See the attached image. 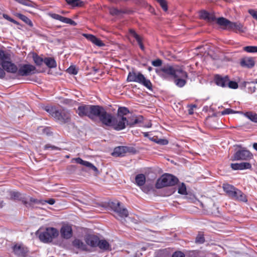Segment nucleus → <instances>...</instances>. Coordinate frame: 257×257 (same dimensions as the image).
<instances>
[{
  "label": "nucleus",
  "instance_id": "c756f323",
  "mask_svg": "<svg viewBox=\"0 0 257 257\" xmlns=\"http://www.w3.org/2000/svg\"><path fill=\"white\" fill-rule=\"evenodd\" d=\"M44 63L49 68H54L57 67L56 61L52 57H45Z\"/></svg>",
  "mask_w": 257,
  "mask_h": 257
},
{
  "label": "nucleus",
  "instance_id": "6e6d98bb",
  "mask_svg": "<svg viewBox=\"0 0 257 257\" xmlns=\"http://www.w3.org/2000/svg\"><path fill=\"white\" fill-rule=\"evenodd\" d=\"M248 12L254 19L257 20V11L250 9L248 10Z\"/></svg>",
  "mask_w": 257,
  "mask_h": 257
},
{
  "label": "nucleus",
  "instance_id": "7ed1b4c3",
  "mask_svg": "<svg viewBox=\"0 0 257 257\" xmlns=\"http://www.w3.org/2000/svg\"><path fill=\"white\" fill-rule=\"evenodd\" d=\"M98 106V105L82 104L78 106L76 112L81 117L87 116L90 119L94 120Z\"/></svg>",
  "mask_w": 257,
  "mask_h": 257
},
{
  "label": "nucleus",
  "instance_id": "0e129e2a",
  "mask_svg": "<svg viewBox=\"0 0 257 257\" xmlns=\"http://www.w3.org/2000/svg\"><path fill=\"white\" fill-rule=\"evenodd\" d=\"M250 92L251 93H253L254 92H255V89H256V88L255 86H253L252 87H250Z\"/></svg>",
  "mask_w": 257,
  "mask_h": 257
},
{
  "label": "nucleus",
  "instance_id": "bf43d9fd",
  "mask_svg": "<svg viewBox=\"0 0 257 257\" xmlns=\"http://www.w3.org/2000/svg\"><path fill=\"white\" fill-rule=\"evenodd\" d=\"M216 20V18L214 14L209 13V16H208V18L206 20L209 22H213Z\"/></svg>",
  "mask_w": 257,
  "mask_h": 257
},
{
  "label": "nucleus",
  "instance_id": "603ef678",
  "mask_svg": "<svg viewBox=\"0 0 257 257\" xmlns=\"http://www.w3.org/2000/svg\"><path fill=\"white\" fill-rule=\"evenodd\" d=\"M209 16V13L207 12L206 11H201L200 13V16L201 18L206 20L208 16Z\"/></svg>",
  "mask_w": 257,
  "mask_h": 257
},
{
  "label": "nucleus",
  "instance_id": "f704fd0d",
  "mask_svg": "<svg viewBox=\"0 0 257 257\" xmlns=\"http://www.w3.org/2000/svg\"><path fill=\"white\" fill-rule=\"evenodd\" d=\"M188 78H177L174 79V83L178 87H183L186 84V79Z\"/></svg>",
  "mask_w": 257,
  "mask_h": 257
},
{
  "label": "nucleus",
  "instance_id": "f8f14e48",
  "mask_svg": "<svg viewBox=\"0 0 257 257\" xmlns=\"http://www.w3.org/2000/svg\"><path fill=\"white\" fill-rule=\"evenodd\" d=\"M132 149L126 146H118L114 149L111 155L114 157L124 156L126 153L131 152Z\"/></svg>",
  "mask_w": 257,
  "mask_h": 257
},
{
  "label": "nucleus",
  "instance_id": "412c9836",
  "mask_svg": "<svg viewBox=\"0 0 257 257\" xmlns=\"http://www.w3.org/2000/svg\"><path fill=\"white\" fill-rule=\"evenodd\" d=\"M99 237L95 235H88L85 238L86 244L91 247H97Z\"/></svg>",
  "mask_w": 257,
  "mask_h": 257
},
{
  "label": "nucleus",
  "instance_id": "49530a36",
  "mask_svg": "<svg viewBox=\"0 0 257 257\" xmlns=\"http://www.w3.org/2000/svg\"><path fill=\"white\" fill-rule=\"evenodd\" d=\"M227 87L231 89H236L238 88V85L236 82L229 80L228 82H227Z\"/></svg>",
  "mask_w": 257,
  "mask_h": 257
},
{
  "label": "nucleus",
  "instance_id": "a19ab883",
  "mask_svg": "<svg viewBox=\"0 0 257 257\" xmlns=\"http://www.w3.org/2000/svg\"><path fill=\"white\" fill-rule=\"evenodd\" d=\"M152 141L157 143L158 144L162 145H166L168 144V140L166 139H162L158 138H152L150 139Z\"/></svg>",
  "mask_w": 257,
  "mask_h": 257
},
{
  "label": "nucleus",
  "instance_id": "f3484780",
  "mask_svg": "<svg viewBox=\"0 0 257 257\" xmlns=\"http://www.w3.org/2000/svg\"><path fill=\"white\" fill-rule=\"evenodd\" d=\"M60 234L62 238L69 239L72 236V229L70 225H64L60 229Z\"/></svg>",
  "mask_w": 257,
  "mask_h": 257
},
{
  "label": "nucleus",
  "instance_id": "423d86ee",
  "mask_svg": "<svg viewBox=\"0 0 257 257\" xmlns=\"http://www.w3.org/2000/svg\"><path fill=\"white\" fill-rule=\"evenodd\" d=\"M97 111L98 112L95 114V119L98 118L103 125L111 126L114 116L107 112L104 107L100 105H99Z\"/></svg>",
  "mask_w": 257,
  "mask_h": 257
},
{
  "label": "nucleus",
  "instance_id": "0eeeda50",
  "mask_svg": "<svg viewBox=\"0 0 257 257\" xmlns=\"http://www.w3.org/2000/svg\"><path fill=\"white\" fill-rule=\"evenodd\" d=\"M109 206L120 217L124 218L128 216L127 210L123 207H121L120 202L117 201H112L109 203Z\"/></svg>",
  "mask_w": 257,
  "mask_h": 257
},
{
  "label": "nucleus",
  "instance_id": "09e8293b",
  "mask_svg": "<svg viewBox=\"0 0 257 257\" xmlns=\"http://www.w3.org/2000/svg\"><path fill=\"white\" fill-rule=\"evenodd\" d=\"M238 113V111H236L230 108H226L221 112L222 115H226L229 114H234Z\"/></svg>",
  "mask_w": 257,
  "mask_h": 257
},
{
  "label": "nucleus",
  "instance_id": "7c9ffc66",
  "mask_svg": "<svg viewBox=\"0 0 257 257\" xmlns=\"http://www.w3.org/2000/svg\"><path fill=\"white\" fill-rule=\"evenodd\" d=\"M135 181L138 186H143L146 182V177L143 174H140L136 175Z\"/></svg>",
  "mask_w": 257,
  "mask_h": 257
},
{
  "label": "nucleus",
  "instance_id": "20e7f679",
  "mask_svg": "<svg viewBox=\"0 0 257 257\" xmlns=\"http://www.w3.org/2000/svg\"><path fill=\"white\" fill-rule=\"evenodd\" d=\"M128 82H135L143 85L149 90H152V84L151 81L145 78L141 72H130L127 77Z\"/></svg>",
  "mask_w": 257,
  "mask_h": 257
},
{
  "label": "nucleus",
  "instance_id": "58836bf2",
  "mask_svg": "<svg viewBox=\"0 0 257 257\" xmlns=\"http://www.w3.org/2000/svg\"><path fill=\"white\" fill-rule=\"evenodd\" d=\"M130 113V110L127 107H119L117 110V116H121L125 115Z\"/></svg>",
  "mask_w": 257,
  "mask_h": 257
},
{
  "label": "nucleus",
  "instance_id": "5fc2aeb1",
  "mask_svg": "<svg viewBox=\"0 0 257 257\" xmlns=\"http://www.w3.org/2000/svg\"><path fill=\"white\" fill-rule=\"evenodd\" d=\"M44 149L45 150H48V149H51V150H59V149L55 146H52V145H51L50 144H47V145H46L45 146H44Z\"/></svg>",
  "mask_w": 257,
  "mask_h": 257
},
{
  "label": "nucleus",
  "instance_id": "bb28decb",
  "mask_svg": "<svg viewBox=\"0 0 257 257\" xmlns=\"http://www.w3.org/2000/svg\"><path fill=\"white\" fill-rule=\"evenodd\" d=\"M73 245L77 248L80 249L83 251L87 250V245L81 240L79 239H75L72 242Z\"/></svg>",
  "mask_w": 257,
  "mask_h": 257
},
{
  "label": "nucleus",
  "instance_id": "2eb2a0df",
  "mask_svg": "<svg viewBox=\"0 0 257 257\" xmlns=\"http://www.w3.org/2000/svg\"><path fill=\"white\" fill-rule=\"evenodd\" d=\"M10 195L12 199L21 201L25 205H28V198L25 194L19 192L13 191L11 192Z\"/></svg>",
  "mask_w": 257,
  "mask_h": 257
},
{
  "label": "nucleus",
  "instance_id": "72a5a7b5",
  "mask_svg": "<svg viewBox=\"0 0 257 257\" xmlns=\"http://www.w3.org/2000/svg\"><path fill=\"white\" fill-rule=\"evenodd\" d=\"M17 17L26 24L28 25L30 27H33V24L32 21L25 15L19 13L17 14Z\"/></svg>",
  "mask_w": 257,
  "mask_h": 257
},
{
  "label": "nucleus",
  "instance_id": "5701e85b",
  "mask_svg": "<svg viewBox=\"0 0 257 257\" xmlns=\"http://www.w3.org/2000/svg\"><path fill=\"white\" fill-rule=\"evenodd\" d=\"M143 117L141 115L139 116H133L127 119V125L130 126H133L137 124L142 122Z\"/></svg>",
  "mask_w": 257,
  "mask_h": 257
},
{
  "label": "nucleus",
  "instance_id": "4c0bfd02",
  "mask_svg": "<svg viewBox=\"0 0 257 257\" xmlns=\"http://www.w3.org/2000/svg\"><path fill=\"white\" fill-rule=\"evenodd\" d=\"M244 115L251 121L257 123V114L252 112H247L244 113Z\"/></svg>",
  "mask_w": 257,
  "mask_h": 257
},
{
  "label": "nucleus",
  "instance_id": "c03bdc74",
  "mask_svg": "<svg viewBox=\"0 0 257 257\" xmlns=\"http://www.w3.org/2000/svg\"><path fill=\"white\" fill-rule=\"evenodd\" d=\"M178 193L185 195L187 194L186 187L184 183H182L181 185L179 186L178 191Z\"/></svg>",
  "mask_w": 257,
  "mask_h": 257
},
{
  "label": "nucleus",
  "instance_id": "473e14b6",
  "mask_svg": "<svg viewBox=\"0 0 257 257\" xmlns=\"http://www.w3.org/2000/svg\"><path fill=\"white\" fill-rule=\"evenodd\" d=\"M242 28L243 26L240 23L237 22H231L230 21V24L227 29L234 30H238L239 31L242 32Z\"/></svg>",
  "mask_w": 257,
  "mask_h": 257
},
{
  "label": "nucleus",
  "instance_id": "9b49d317",
  "mask_svg": "<svg viewBox=\"0 0 257 257\" xmlns=\"http://www.w3.org/2000/svg\"><path fill=\"white\" fill-rule=\"evenodd\" d=\"M1 65L3 67V69L1 68L3 71H7L8 73L15 74L17 73V71L18 70V67L14 63H12L11 61H3L1 63Z\"/></svg>",
  "mask_w": 257,
  "mask_h": 257
},
{
  "label": "nucleus",
  "instance_id": "37998d69",
  "mask_svg": "<svg viewBox=\"0 0 257 257\" xmlns=\"http://www.w3.org/2000/svg\"><path fill=\"white\" fill-rule=\"evenodd\" d=\"M243 50L248 53H256L257 52V46H246L243 47Z\"/></svg>",
  "mask_w": 257,
  "mask_h": 257
},
{
  "label": "nucleus",
  "instance_id": "c85d7f7f",
  "mask_svg": "<svg viewBox=\"0 0 257 257\" xmlns=\"http://www.w3.org/2000/svg\"><path fill=\"white\" fill-rule=\"evenodd\" d=\"M175 79L177 78H188L187 73L184 71L182 68L175 69V72L173 76Z\"/></svg>",
  "mask_w": 257,
  "mask_h": 257
},
{
  "label": "nucleus",
  "instance_id": "4be33fe9",
  "mask_svg": "<svg viewBox=\"0 0 257 257\" xmlns=\"http://www.w3.org/2000/svg\"><path fill=\"white\" fill-rule=\"evenodd\" d=\"M254 64V61L251 57H244L240 61V65L242 67L251 68Z\"/></svg>",
  "mask_w": 257,
  "mask_h": 257
},
{
  "label": "nucleus",
  "instance_id": "a211bd4d",
  "mask_svg": "<svg viewBox=\"0 0 257 257\" xmlns=\"http://www.w3.org/2000/svg\"><path fill=\"white\" fill-rule=\"evenodd\" d=\"M228 81L229 77L227 75L222 76L220 75L217 74L214 77V81L216 84L222 87H226Z\"/></svg>",
  "mask_w": 257,
  "mask_h": 257
},
{
  "label": "nucleus",
  "instance_id": "393cba45",
  "mask_svg": "<svg viewBox=\"0 0 257 257\" xmlns=\"http://www.w3.org/2000/svg\"><path fill=\"white\" fill-rule=\"evenodd\" d=\"M129 33L131 35V36L133 37L136 40L141 49L142 50H144L145 47L143 44L142 38L133 29H130Z\"/></svg>",
  "mask_w": 257,
  "mask_h": 257
},
{
  "label": "nucleus",
  "instance_id": "e2e57ef3",
  "mask_svg": "<svg viewBox=\"0 0 257 257\" xmlns=\"http://www.w3.org/2000/svg\"><path fill=\"white\" fill-rule=\"evenodd\" d=\"M45 204L46 203H48L50 205H53L55 203V200L54 199H49L48 200H44Z\"/></svg>",
  "mask_w": 257,
  "mask_h": 257
},
{
  "label": "nucleus",
  "instance_id": "6ab92c4d",
  "mask_svg": "<svg viewBox=\"0 0 257 257\" xmlns=\"http://www.w3.org/2000/svg\"><path fill=\"white\" fill-rule=\"evenodd\" d=\"M156 72L161 76L168 75L173 76L175 72V69L171 66L167 65L164 66L161 69H156Z\"/></svg>",
  "mask_w": 257,
  "mask_h": 257
},
{
  "label": "nucleus",
  "instance_id": "f03ea898",
  "mask_svg": "<svg viewBox=\"0 0 257 257\" xmlns=\"http://www.w3.org/2000/svg\"><path fill=\"white\" fill-rule=\"evenodd\" d=\"M36 235L41 242L48 243L51 242L54 238L58 237L59 231L54 227H49L46 228L43 231L40 229L38 230L36 232Z\"/></svg>",
  "mask_w": 257,
  "mask_h": 257
},
{
  "label": "nucleus",
  "instance_id": "cd10ccee",
  "mask_svg": "<svg viewBox=\"0 0 257 257\" xmlns=\"http://www.w3.org/2000/svg\"><path fill=\"white\" fill-rule=\"evenodd\" d=\"M100 249L102 250H111V246L108 243L105 239L100 240L99 239L97 246Z\"/></svg>",
  "mask_w": 257,
  "mask_h": 257
},
{
  "label": "nucleus",
  "instance_id": "39448f33",
  "mask_svg": "<svg viewBox=\"0 0 257 257\" xmlns=\"http://www.w3.org/2000/svg\"><path fill=\"white\" fill-rule=\"evenodd\" d=\"M178 182L179 180L176 176L166 173L157 180L155 187L157 189H161L165 187L174 186Z\"/></svg>",
  "mask_w": 257,
  "mask_h": 257
},
{
  "label": "nucleus",
  "instance_id": "e433bc0d",
  "mask_svg": "<svg viewBox=\"0 0 257 257\" xmlns=\"http://www.w3.org/2000/svg\"><path fill=\"white\" fill-rule=\"evenodd\" d=\"M217 23L220 26H224L228 28L230 21L223 17H220L217 19Z\"/></svg>",
  "mask_w": 257,
  "mask_h": 257
},
{
  "label": "nucleus",
  "instance_id": "2f4dec72",
  "mask_svg": "<svg viewBox=\"0 0 257 257\" xmlns=\"http://www.w3.org/2000/svg\"><path fill=\"white\" fill-rule=\"evenodd\" d=\"M222 188L224 191L230 197L236 187L229 184H224Z\"/></svg>",
  "mask_w": 257,
  "mask_h": 257
},
{
  "label": "nucleus",
  "instance_id": "a18cd8bd",
  "mask_svg": "<svg viewBox=\"0 0 257 257\" xmlns=\"http://www.w3.org/2000/svg\"><path fill=\"white\" fill-rule=\"evenodd\" d=\"M195 241L196 243H203L205 242V238L203 234L200 233L198 234V235L196 237Z\"/></svg>",
  "mask_w": 257,
  "mask_h": 257
},
{
  "label": "nucleus",
  "instance_id": "ea45409f",
  "mask_svg": "<svg viewBox=\"0 0 257 257\" xmlns=\"http://www.w3.org/2000/svg\"><path fill=\"white\" fill-rule=\"evenodd\" d=\"M33 58L34 62L38 66H41L43 62H44V59H43L37 54L34 55Z\"/></svg>",
  "mask_w": 257,
  "mask_h": 257
},
{
  "label": "nucleus",
  "instance_id": "79ce46f5",
  "mask_svg": "<svg viewBox=\"0 0 257 257\" xmlns=\"http://www.w3.org/2000/svg\"><path fill=\"white\" fill-rule=\"evenodd\" d=\"M83 165L87 167L90 170H93L95 172H98V171L97 168L95 166L88 161H85Z\"/></svg>",
  "mask_w": 257,
  "mask_h": 257
},
{
  "label": "nucleus",
  "instance_id": "680f3d73",
  "mask_svg": "<svg viewBox=\"0 0 257 257\" xmlns=\"http://www.w3.org/2000/svg\"><path fill=\"white\" fill-rule=\"evenodd\" d=\"M74 160H75V161L76 163L79 164H81L82 165H83V164L85 162V161L83 160L80 158H75Z\"/></svg>",
  "mask_w": 257,
  "mask_h": 257
},
{
  "label": "nucleus",
  "instance_id": "4d7b16f0",
  "mask_svg": "<svg viewBox=\"0 0 257 257\" xmlns=\"http://www.w3.org/2000/svg\"><path fill=\"white\" fill-rule=\"evenodd\" d=\"M172 257H185L184 253L180 251H177L174 252Z\"/></svg>",
  "mask_w": 257,
  "mask_h": 257
},
{
  "label": "nucleus",
  "instance_id": "1a4fd4ad",
  "mask_svg": "<svg viewBox=\"0 0 257 257\" xmlns=\"http://www.w3.org/2000/svg\"><path fill=\"white\" fill-rule=\"evenodd\" d=\"M127 125L126 117L121 116H114L111 127L114 130L119 131L124 129Z\"/></svg>",
  "mask_w": 257,
  "mask_h": 257
},
{
  "label": "nucleus",
  "instance_id": "b1692460",
  "mask_svg": "<svg viewBox=\"0 0 257 257\" xmlns=\"http://www.w3.org/2000/svg\"><path fill=\"white\" fill-rule=\"evenodd\" d=\"M84 36L88 40L98 47H102L105 46V44L101 40L97 38L96 37L93 35L85 34Z\"/></svg>",
  "mask_w": 257,
  "mask_h": 257
},
{
  "label": "nucleus",
  "instance_id": "c9c22d12",
  "mask_svg": "<svg viewBox=\"0 0 257 257\" xmlns=\"http://www.w3.org/2000/svg\"><path fill=\"white\" fill-rule=\"evenodd\" d=\"M67 4L74 8L75 7H81L83 6V3L80 0H66Z\"/></svg>",
  "mask_w": 257,
  "mask_h": 257
},
{
  "label": "nucleus",
  "instance_id": "69168bd1",
  "mask_svg": "<svg viewBox=\"0 0 257 257\" xmlns=\"http://www.w3.org/2000/svg\"><path fill=\"white\" fill-rule=\"evenodd\" d=\"M253 149L257 151V143H254L253 144Z\"/></svg>",
  "mask_w": 257,
  "mask_h": 257
},
{
  "label": "nucleus",
  "instance_id": "ddd939ff",
  "mask_svg": "<svg viewBox=\"0 0 257 257\" xmlns=\"http://www.w3.org/2000/svg\"><path fill=\"white\" fill-rule=\"evenodd\" d=\"M48 15L53 19L58 20L61 22L70 24L72 26H76L77 23L70 18L64 17L58 14L50 13Z\"/></svg>",
  "mask_w": 257,
  "mask_h": 257
},
{
  "label": "nucleus",
  "instance_id": "dca6fc26",
  "mask_svg": "<svg viewBox=\"0 0 257 257\" xmlns=\"http://www.w3.org/2000/svg\"><path fill=\"white\" fill-rule=\"evenodd\" d=\"M28 248L22 244H16L13 247L14 253L19 257H22L28 251Z\"/></svg>",
  "mask_w": 257,
  "mask_h": 257
},
{
  "label": "nucleus",
  "instance_id": "774afa93",
  "mask_svg": "<svg viewBox=\"0 0 257 257\" xmlns=\"http://www.w3.org/2000/svg\"><path fill=\"white\" fill-rule=\"evenodd\" d=\"M61 13L62 14H65L66 13V12L64 11H62L61 12Z\"/></svg>",
  "mask_w": 257,
  "mask_h": 257
},
{
  "label": "nucleus",
  "instance_id": "a878e982",
  "mask_svg": "<svg viewBox=\"0 0 257 257\" xmlns=\"http://www.w3.org/2000/svg\"><path fill=\"white\" fill-rule=\"evenodd\" d=\"M28 198V205H25L27 207H32L34 204L45 205L44 200H39L30 196H27Z\"/></svg>",
  "mask_w": 257,
  "mask_h": 257
},
{
  "label": "nucleus",
  "instance_id": "052dcab7",
  "mask_svg": "<svg viewBox=\"0 0 257 257\" xmlns=\"http://www.w3.org/2000/svg\"><path fill=\"white\" fill-rule=\"evenodd\" d=\"M197 105L196 104H191L189 105L188 113L189 114H192L193 113V109L196 108Z\"/></svg>",
  "mask_w": 257,
  "mask_h": 257
},
{
  "label": "nucleus",
  "instance_id": "6e6552de",
  "mask_svg": "<svg viewBox=\"0 0 257 257\" xmlns=\"http://www.w3.org/2000/svg\"><path fill=\"white\" fill-rule=\"evenodd\" d=\"M253 156L252 154L245 148L237 151L232 157V160H248L251 159Z\"/></svg>",
  "mask_w": 257,
  "mask_h": 257
},
{
  "label": "nucleus",
  "instance_id": "3c124183",
  "mask_svg": "<svg viewBox=\"0 0 257 257\" xmlns=\"http://www.w3.org/2000/svg\"><path fill=\"white\" fill-rule=\"evenodd\" d=\"M3 17L7 20L8 21L17 25H19V23L18 22H17V21L15 20L14 19H12V18H11L9 15H7V14H3Z\"/></svg>",
  "mask_w": 257,
  "mask_h": 257
},
{
  "label": "nucleus",
  "instance_id": "4468645a",
  "mask_svg": "<svg viewBox=\"0 0 257 257\" xmlns=\"http://www.w3.org/2000/svg\"><path fill=\"white\" fill-rule=\"evenodd\" d=\"M230 197L240 202L245 203L247 202L246 195L241 190L236 188L234 190Z\"/></svg>",
  "mask_w": 257,
  "mask_h": 257
},
{
  "label": "nucleus",
  "instance_id": "aec40b11",
  "mask_svg": "<svg viewBox=\"0 0 257 257\" xmlns=\"http://www.w3.org/2000/svg\"><path fill=\"white\" fill-rule=\"evenodd\" d=\"M230 167L233 170H243L245 169H251V165L248 162H241L240 163H231L230 164Z\"/></svg>",
  "mask_w": 257,
  "mask_h": 257
},
{
  "label": "nucleus",
  "instance_id": "338daca9",
  "mask_svg": "<svg viewBox=\"0 0 257 257\" xmlns=\"http://www.w3.org/2000/svg\"><path fill=\"white\" fill-rule=\"evenodd\" d=\"M148 69L149 71L150 72L152 70V68L151 67H149Z\"/></svg>",
  "mask_w": 257,
  "mask_h": 257
},
{
  "label": "nucleus",
  "instance_id": "8fccbe9b",
  "mask_svg": "<svg viewBox=\"0 0 257 257\" xmlns=\"http://www.w3.org/2000/svg\"><path fill=\"white\" fill-rule=\"evenodd\" d=\"M67 72L71 74L76 75L78 73L77 69L74 66H70L67 70Z\"/></svg>",
  "mask_w": 257,
  "mask_h": 257
},
{
  "label": "nucleus",
  "instance_id": "9d476101",
  "mask_svg": "<svg viewBox=\"0 0 257 257\" xmlns=\"http://www.w3.org/2000/svg\"><path fill=\"white\" fill-rule=\"evenodd\" d=\"M36 67L31 64L22 65L17 71V75L21 76H27L35 73Z\"/></svg>",
  "mask_w": 257,
  "mask_h": 257
},
{
  "label": "nucleus",
  "instance_id": "864d4df0",
  "mask_svg": "<svg viewBox=\"0 0 257 257\" xmlns=\"http://www.w3.org/2000/svg\"><path fill=\"white\" fill-rule=\"evenodd\" d=\"M152 64L155 67H159L162 64V61L160 59H157L152 61Z\"/></svg>",
  "mask_w": 257,
  "mask_h": 257
},
{
  "label": "nucleus",
  "instance_id": "13d9d810",
  "mask_svg": "<svg viewBox=\"0 0 257 257\" xmlns=\"http://www.w3.org/2000/svg\"><path fill=\"white\" fill-rule=\"evenodd\" d=\"M121 13V11L116 8H113L110 10V13L113 15H118Z\"/></svg>",
  "mask_w": 257,
  "mask_h": 257
},
{
  "label": "nucleus",
  "instance_id": "f257e3e1",
  "mask_svg": "<svg viewBox=\"0 0 257 257\" xmlns=\"http://www.w3.org/2000/svg\"><path fill=\"white\" fill-rule=\"evenodd\" d=\"M45 110L61 124L68 123L70 121L71 114L68 110L57 109L55 107L49 106H46Z\"/></svg>",
  "mask_w": 257,
  "mask_h": 257
},
{
  "label": "nucleus",
  "instance_id": "de8ad7c7",
  "mask_svg": "<svg viewBox=\"0 0 257 257\" xmlns=\"http://www.w3.org/2000/svg\"><path fill=\"white\" fill-rule=\"evenodd\" d=\"M9 59V57L8 54H6L4 51L0 50V60L2 62L7 61L6 60Z\"/></svg>",
  "mask_w": 257,
  "mask_h": 257
}]
</instances>
